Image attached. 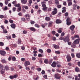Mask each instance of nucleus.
<instances>
[{"mask_svg":"<svg viewBox=\"0 0 80 80\" xmlns=\"http://www.w3.org/2000/svg\"><path fill=\"white\" fill-rule=\"evenodd\" d=\"M78 76H76L75 78V80H80V74H79ZM79 77V78H78Z\"/></svg>","mask_w":80,"mask_h":80,"instance_id":"13","label":"nucleus"},{"mask_svg":"<svg viewBox=\"0 0 80 80\" xmlns=\"http://www.w3.org/2000/svg\"><path fill=\"white\" fill-rule=\"evenodd\" d=\"M4 18V16L3 15H0V18Z\"/></svg>","mask_w":80,"mask_h":80,"instance_id":"61","label":"nucleus"},{"mask_svg":"<svg viewBox=\"0 0 80 80\" xmlns=\"http://www.w3.org/2000/svg\"><path fill=\"white\" fill-rule=\"evenodd\" d=\"M5 5H8V2L7 0H5Z\"/></svg>","mask_w":80,"mask_h":80,"instance_id":"53","label":"nucleus"},{"mask_svg":"<svg viewBox=\"0 0 80 80\" xmlns=\"http://www.w3.org/2000/svg\"><path fill=\"white\" fill-rule=\"evenodd\" d=\"M66 58L68 62H69L71 61V57L70 55H67L66 56Z\"/></svg>","mask_w":80,"mask_h":80,"instance_id":"6","label":"nucleus"},{"mask_svg":"<svg viewBox=\"0 0 80 80\" xmlns=\"http://www.w3.org/2000/svg\"><path fill=\"white\" fill-rule=\"evenodd\" d=\"M75 70L76 72H80V68H78V67L75 68Z\"/></svg>","mask_w":80,"mask_h":80,"instance_id":"15","label":"nucleus"},{"mask_svg":"<svg viewBox=\"0 0 80 80\" xmlns=\"http://www.w3.org/2000/svg\"><path fill=\"white\" fill-rule=\"evenodd\" d=\"M11 28H13V29H15V26H16V25L14 23L10 25Z\"/></svg>","mask_w":80,"mask_h":80,"instance_id":"14","label":"nucleus"},{"mask_svg":"<svg viewBox=\"0 0 80 80\" xmlns=\"http://www.w3.org/2000/svg\"><path fill=\"white\" fill-rule=\"evenodd\" d=\"M8 10V8L7 6H5L4 8L3 9V10Z\"/></svg>","mask_w":80,"mask_h":80,"instance_id":"44","label":"nucleus"},{"mask_svg":"<svg viewBox=\"0 0 80 80\" xmlns=\"http://www.w3.org/2000/svg\"><path fill=\"white\" fill-rule=\"evenodd\" d=\"M21 7H19V8H18V12H20V11H21Z\"/></svg>","mask_w":80,"mask_h":80,"instance_id":"54","label":"nucleus"},{"mask_svg":"<svg viewBox=\"0 0 80 80\" xmlns=\"http://www.w3.org/2000/svg\"><path fill=\"white\" fill-rule=\"evenodd\" d=\"M53 47L55 48V49L59 48V46L56 45L55 44H53Z\"/></svg>","mask_w":80,"mask_h":80,"instance_id":"16","label":"nucleus"},{"mask_svg":"<svg viewBox=\"0 0 80 80\" xmlns=\"http://www.w3.org/2000/svg\"><path fill=\"white\" fill-rule=\"evenodd\" d=\"M45 63L47 64L48 62V59H45L44 60Z\"/></svg>","mask_w":80,"mask_h":80,"instance_id":"24","label":"nucleus"},{"mask_svg":"<svg viewBox=\"0 0 80 80\" xmlns=\"http://www.w3.org/2000/svg\"><path fill=\"white\" fill-rule=\"evenodd\" d=\"M54 77L56 79H60V74H56L55 75Z\"/></svg>","mask_w":80,"mask_h":80,"instance_id":"7","label":"nucleus"},{"mask_svg":"<svg viewBox=\"0 0 80 80\" xmlns=\"http://www.w3.org/2000/svg\"><path fill=\"white\" fill-rule=\"evenodd\" d=\"M30 23H31V25H33V24H34L35 23V21H32V20H31Z\"/></svg>","mask_w":80,"mask_h":80,"instance_id":"37","label":"nucleus"},{"mask_svg":"<svg viewBox=\"0 0 80 80\" xmlns=\"http://www.w3.org/2000/svg\"><path fill=\"white\" fill-rule=\"evenodd\" d=\"M76 57L78 58H80V53H77L76 54Z\"/></svg>","mask_w":80,"mask_h":80,"instance_id":"31","label":"nucleus"},{"mask_svg":"<svg viewBox=\"0 0 80 80\" xmlns=\"http://www.w3.org/2000/svg\"><path fill=\"white\" fill-rule=\"evenodd\" d=\"M80 42V39H76L74 41V42H73L72 44L71 45V47L72 48H75L76 47V44H78V43H79V42Z\"/></svg>","mask_w":80,"mask_h":80,"instance_id":"1","label":"nucleus"},{"mask_svg":"<svg viewBox=\"0 0 80 80\" xmlns=\"http://www.w3.org/2000/svg\"><path fill=\"white\" fill-rule=\"evenodd\" d=\"M4 22L6 24H7V23H8V20H5Z\"/></svg>","mask_w":80,"mask_h":80,"instance_id":"52","label":"nucleus"},{"mask_svg":"<svg viewBox=\"0 0 80 80\" xmlns=\"http://www.w3.org/2000/svg\"><path fill=\"white\" fill-rule=\"evenodd\" d=\"M68 6H71L72 5V2H68Z\"/></svg>","mask_w":80,"mask_h":80,"instance_id":"40","label":"nucleus"},{"mask_svg":"<svg viewBox=\"0 0 80 80\" xmlns=\"http://www.w3.org/2000/svg\"><path fill=\"white\" fill-rule=\"evenodd\" d=\"M23 34H27V32L25 30H24L23 31Z\"/></svg>","mask_w":80,"mask_h":80,"instance_id":"62","label":"nucleus"},{"mask_svg":"<svg viewBox=\"0 0 80 80\" xmlns=\"http://www.w3.org/2000/svg\"><path fill=\"white\" fill-rule=\"evenodd\" d=\"M79 38V36L78 35H74V38Z\"/></svg>","mask_w":80,"mask_h":80,"instance_id":"63","label":"nucleus"},{"mask_svg":"<svg viewBox=\"0 0 80 80\" xmlns=\"http://www.w3.org/2000/svg\"><path fill=\"white\" fill-rule=\"evenodd\" d=\"M63 41L65 42V43L69 42V41H70V39L68 36L66 37L65 38L63 39Z\"/></svg>","mask_w":80,"mask_h":80,"instance_id":"5","label":"nucleus"},{"mask_svg":"<svg viewBox=\"0 0 80 80\" xmlns=\"http://www.w3.org/2000/svg\"><path fill=\"white\" fill-rule=\"evenodd\" d=\"M45 20L46 21H50L51 19L49 17H47L45 18Z\"/></svg>","mask_w":80,"mask_h":80,"instance_id":"22","label":"nucleus"},{"mask_svg":"<svg viewBox=\"0 0 80 80\" xmlns=\"http://www.w3.org/2000/svg\"><path fill=\"white\" fill-rule=\"evenodd\" d=\"M41 73L42 75H44V74L45 73V71H44V70H42V72H41Z\"/></svg>","mask_w":80,"mask_h":80,"instance_id":"50","label":"nucleus"},{"mask_svg":"<svg viewBox=\"0 0 80 80\" xmlns=\"http://www.w3.org/2000/svg\"><path fill=\"white\" fill-rule=\"evenodd\" d=\"M64 38L63 37H61L59 38V40H63L64 39H63Z\"/></svg>","mask_w":80,"mask_h":80,"instance_id":"58","label":"nucleus"},{"mask_svg":"<svg viewBox=\"0 0 80 80\" xmlns=\"http://www.w3.org/2000/svg\"><path fill=\"white\" fill-rule=\"evenodd\" d=\"M14 6L16 7H20V4L18 3V4H16L14 5Z\"/></svg>","mask_w":80,"mask_h":80,"instance_id":"26","label":"nucleus"},{"mask_svg":"<svg viewBox=\"0 0 80 80\" xmlns=\"http://www.w3.org/2000/svg\"><path fill=\"white\" fill-rule=\"evenodd\" d=\"M38 52H40V53H43V51L41 49H39Z\"/></svg>","mask_w":80,"mask_h":80,"instance_id":"27","label":"nucleus"},{"mask_svg":"<svg viewBox=\"0 0 80 80\" xmlns=\"http://www.w3.org/2000/svg\"><path fill=\"white\" fill-rule=\"evenodd\" d=\"M55 53H56V54H59L60 53V52L58 51H55Z\"/></svg>","mask_w":80,"mask_h":80,"instance_id":"39","label":"nucleus"},{"mask_svg":"<svg viewBox=\"0 0 80 80\" xmlns=\"http://www.w3.org/2000/svg\"><path fill=\"white\" fill-rule=\"evenodd\" d=\"M4 68L6 70H9V67H8V65H7L6 66H5L4 67Z\"/></svg>","mask_w":80,"mask_h":80,"instance_id":"23","label":"nucleus"},{"mask_svg":"<svg viewBox=\"0 0 80 80\" xmlns=\"http://www.w3.org/2000/svg\"><path fill=\"white\" fill-rule=\"evenodd\" d=\"M55 22L57 24H59V23H62V21L60 19H57L56 20Z\"/></svg>","mask_w":80,"mask_h":80,"instance_id":"9","label":"nucleus"},{"mask_svg":"<svg viewBox=\"0 0 80 80\" xmlns=\"http://www.w3.org/2000/svg\"><path fill=\"white\" fill-rule=\"evenodd\" d=\"M30 65V62L28 61H26L24 63V65L25 67H27L28 65Z\"/></svg>","mask_w":80,"mask_h":80,"instance_id":"8","label":"nucleus"},{"mask_svg":"<svg viewBox=\"0 0 80 80\" xmlns=\"http://www.w3.org/2000/svg\"><path fill=\"white\" fill-rule=\"evenodd\" d=\"M3 32L4 33H7L8 32H7V31L6 29H3Z\"/></svg>","mask_w":80,"mask_h":80,"instance_id":"42","label":"nucleus"},{"mask_svg":"<svg viewBox=\"0 0 80 80\" xmlns=\"http://www.w3.org/2000/svg\"><path fill=\"white\" fill-rule=\"evenodd\" d=\"M35 26L36 27H37V28H39L40 27V26L38 24H35Z\"/></svg>","mask_w":80,"mask_h":80,"instance_id":"57","label":"nucleus"},{"mask_svg":"<svg viewBox=\"0 0 80 80\" xmlns=\"http://www.w3.org/2000/svg\"><path fill=\"white\" fill-rule=\"evenodd\" d=\"M77 5L74 4L73 5V9L74 10H75L76 9V8H77Z\"/></svg>","mask_w":80,"mask_h":80,"instance_id":"35","label":"nucleus"},{"mask_svg":"<svg viewBox=\"0 0 80 80\" xmlns=\"http://www.w3.org/2000/svg\"><path fill=\"white\" fill-rule=\"evenodd\" d=\"M71 56L72 57V58H75V54L73 53H72L71 54Z\"/></svg>","mask_w":80,"mask_h":80,"instance_id":"47","label":"nucleus"},{"mask_svg":"<svg viewBox=\"0 0 80 80\" xmlns=\"http://www.w3.org/2000/svg\"><path fill=\"white\" fill-rule=\"evenodd\" d=\"M12 61H15L16 60V58L14 56H13L12 57Z\"/></svg>","mask_w":80,"mask_h":80,"instance_id":"29","label":"nucleus"},{"mask_svg":"<svg viewBox=\"0 0 80 80\" xmlns=\"http://www.w3.org/2000/svg\"><path fill=\"white\" fill-rule=\"evenodd\" d=\"M68 15V13L66 12L65 13L64 16H65V17H67Z\"/></svg>","mask_w":80,"mask_h":80,"instance_id":"48","label":"nucleus"},{"mask_svg":"<svg viewBox=\"0 0 80 80\" xmlns=\"http://www.w3.org/2000/svg\"><path fill=\"white\" fill-rule=\"evenodd\" d=\"M48 25V23H45L41 25V26L42 28H45V26H47Z\"/></svg>","mask_w":80,"mask_h":80,"instance_id":"19","label":"nucleus"},{"mask_svg":"<svg viewBox=\"0 0 80 80\" xmlns=\"http://www.w3.org/2000/svg\"><path fill=\"white\" fill-rule=\"evenodd\" d=\"M72 23V22H67V25H70V24H71V23Z\"/></svg>","mask_w":80,"mask_h":80,"instance_id":"43","label":"nucleus"},{"mask_svg":"<svg viewBox=\"0 0 80 80\" xmlns=\"http://www.w3.org/2000/svg\"><path fill=\"white\" fill-rule=\"evenodd\" d=\"M56 62H53L51 64V66L53 68H55V67H56Z\"/></svg>","mask_w":80,"mask_h":80,"instance_id":"10","label":"nucleus"},{"mask_svg":"<svg viewBox=\"0 0 80 80\" xmlns=\"http://www.w3.org/2000/svg\"><path fill=\"white\" fill-rule=\"evenodd\" d=\"M0 54L2 56H5L6 55V52L4 50H0Z\"/></svg>","mask_w":80,"mask_h":80,"instance_id":"2","label":"nucleus"},{"mask_svg":"<svg viewBox=\"0 0 80 80\" xmlns=\"http://www.w3.org/2000/svg\"><path fill=\"white\" fill-rule=\"evenodd\" d=\"M0 68H1V69H3V66L1 64H0Z\"/></svg>","mask_w":80,"mask_h":80,"instance_id":"55","label":"nucleus"},{"mask_svg":"<svg viewBox=\"0 0 80 80\" xmlns=\"http://www.w3.org/2000/svg\"><path fill=\"white\" fill-rule=\"evenodd\" d=\"M52 33L54 35H55V33H56V32H55V31H52Z\"/></svg>","mask_w":80,"mask_h":80,"instance_id":"45","label":"nucleus"},{"mask_svg":"<svg viewBox=\"0 0 80 80\" xmlns=\"http://www.w3.org/2000/svg\"><path fill=\"white\" fill-rule=\"evenodd\" d=\"M48 53H50L51 52V50L50 49H48L47 50Z\"/></svg>","mask_w":80,"mask_h":80,"instance_id":"46","label":"nucleus"},{"mask_svg":"<svg viewBox=\"0 0 80 80\" xmlns=\"http://www.w3.org/2000/svg\"><path fill=\"white\" fill-rule=\"evenodd\" d=\"M12 57H9L8 58V60L9 61H11V60H12Z\"/></svg>","mask_w":80,"mask_h":80,"instance_id":"60","label":"nucleus"},{"mask_svg":"<svg viewBox=\"0 0 80 80\" xmlns=\"http://www.w3.org/2000/svg\"><path fill=\"white\" fill-rule=\"evenodd\" d=\"M2 63H7V61L5 59H2L1 60Z\"/></svg>","mask_w":80,"mask_h":80,"instance_id":"32","label":"nucleus"},{"mask_svg":"<svg viewBox=\"0 0 80 80\" xmlns=\"http://www.w3.org/2000/svg\"><path fill=\"white\" fill-rule=\"evenodd\" d=\"M12 3L13 5H16V3H17V1H14L12 2Z\"/></svg>","mask_w":80,"mask_h":80,"instance_id":"59","label":"nucleus"},{"mask_svg":"<svg viewBox=\"0 0 80 80\" xmlns=\"http://www.w3.org/2000/svg\"><path fill=\"white\" fill-rule=\"evenodd\" d=\"M37 70L38 71V72H40V71H41V68H37Z\"/></svg>","mask_w":80,"mask_h":80,"instance_id":"49","label":"nucleus"},{"mask_svg":"<svg viewBox=\"0 0 80 80\" xmlns=\"http://www.w3.org/2000/svg\"><path fill=\"white\" fill-rule=\"evenodd\" d=\"M21 49L23 50H25V47H24V46H21Z\"/></svg>","mask_w":80,"mask_h":80,"instance_id":"64","label":"nucleus"},{"mask_svg":"<svg viewBox=\"0 0 80 80\" xmlns=\"http://www.w3.org/2000/svg\"><path fill=\"white\" fill-rule=\"evenodd\" d=\"M55 2L57 5H59V1H58V0H55Z\"/></svg>","mask_w":80,"mask_h":80,"instance_id":"28","label":"nucleus"},{"mask_svg":"<svg viewBox=\"0 0 80 80\" xmlns=\"http://www.w3.org/2000/svg\"><path fill=\"white\" fill-rule=\"evenodd\" d=\"M22 42V41L20 39H18V44H21V43Z\"/></svg>","mask_w":80,"mask_h":80,"instance_id":"33","label":"nucleus"},{"mask_svg":"<svg viewBox=\"0 0 80 80\" xmlns=\"http://www.w3.org/2000/svg\"><path fill=\"white\" fill-rule=\"evenodd\" d=\"M62 13H65V12H66V7H63L62 8Z\"/></svg>","mask_w":80,"mask_h":80,"instance_id":"17","label":"nucleus"},{"mask_svg":"<svg viewBox=\"0 0 80 80\" xmlns=\"http://www.w3.org/2000/svg\"><path fill=\"white\" fill-rule=\"evenodd\" d=\"M62 28H59V30H58V32L59 33H61L62 32Z\"/></svg>","mask_w":80,"mask_h":80,"instance_id":"20","label":"nucleus"},{"mask_svg":"<svg viewBox=\"0 0 80 80\" xmlns=\"http://www.w3.org/2000/svg\"><path fill=\"white\" fill-rule=\"evenodd\" d=\"M6 37L7 38L8 40H10V39H11V38H12V37L10 35L6 36Z\"/></svg>","mask_w":80,"mask_h":80,"instance_id":"25","label":"nucleus"},{"mask_svg":"<svg viewBox=\"0 0 80 80\" xmlns=\"http://www.w3.org/2000/svg\"><path fill=\"white\" fill-rule=\"evenodd\" d=\"M5 69H2V70L0 72L1 74H3V73H5Z\"/></svg>","mask_w":80,"mask_h":80,"instance_id":"21","label":"nucleus"},{"mask_svg":"<svg viewBox=\"0 0 80 80\" xmlns=\"http://www.w3.org/2000/svg\"><path fill=\"white\" fill-rule=\"evenodd\" d=\"M9 22H10V23H13V21L11 19H10L9 20Z\"/></svg>","mask_w":80,"mask_h":80,"instance_id":"41","label":"nucleus"},{"mask_svg":"<svg viewBox=\"0 0 80 80\" xmlns=\"http://www.w3.org/2000/svg\"><path fill=\"white\" fill-rule=\"evenodd\" d=\"M53 24V22L51 21L49 22V24H48V26L49 27H51L52 26V25Z\"/></svg>","mask_w":80,"mask_h":80,"instance_id":"30","label":"nucleus"},{"mask_svg":"<svg viewBox=\"0 0 80 80\" xmlns=\"http://www.w3.org/2000/svg\"><path fill=\"white\" fill-rule=\"evenodd\" d=\"M38 57H43V54H38Z\"/></svg>","mask_w":80,"mask_h":80,"instance_id":"34","label":"nucleus"},{"mask_svg":"<svg viewBox=\"0 0 80 80\" xmlns=\"http://www.w3.org/2000/svg\"><path fill=\"white\" fill-rule=\"evenodd\" d=\"M32 60H33V61L35 60H36V58L32 57Z\"/></svg>","mask_w":80,"mask_h":80,"instance_id":"56","label":"nucleus"},{"mask_svg":"<svg viewBox=\"0 0 80 80\" xmlns=\"http://www.w3.org/2000/svg\"><path fill=\"white\" fill-rule=\"evenodd\" d=\"M75 28V26H74V25H72L70 27L69 29L71 30H73Z\"/></svg>","mask_w":80,"mask_h":80,"instance_id":"11","label":"nucleus"},{"mask_svg":"<svg viewBox=\"0 0 80 80\" xmlns=\"http://www.w3.org/2000/svg\"><path fill=\"white\" fill-rule=\"evenodd\" d=\"M57 9L56 8L54 9V11L52 12L51 14L52 15H55V14H57Z\"/></svg>","mask_w":80,"mask_h":80,"instance_id":"3","label":"nucleus"},{"mask_svg":"<svg viewBox=\"0 0 80 80\" xmlns=\"http://www.w3.org/2000/svg\"><path fill=\"white\" fill-rule=\"evenodd\" d=\"M4 45V43L2 42H0V46L2 47Z\"/></svg>","mask_w":80,"mask_h":80,"instance_id":"38","label":"nucleus"},{"mask_svg":"<svg viewBox=\"0 0 80 80\" xmlns=\"http://www.w3.org/2000/svg\"><path fill=\"white\" fill-rule=\"evenodd\" d=\"M42 10L43 11H46L48 9V8L46 7V5L45 4H42Z\"/></svg>","mask_w":80,"mask_h":80,"instance_id":"4","label":"nucleus"},{"mask_svg":"<svg viewBox=\"0 0 80 80\" xmlns=\"http://www.w3.org/2000/svg\"><path fill=\"white\" fill-rule=\"evenodd\" d=\"M27 2V0H21V3H23V4H26Z\"/></svg>","mask_w":80,"mask_h":80,"instance_id":"18","label":"nucleus"},{"mask_svg":"<svg viewBox=\"0 0 80 80\" xmlns=\"http://www.w3.org/2000/svg\"><path fill=\"white\" fill-rule=\"evenodd\" d=\"M25 17H28V18H30L31 16L30 15H29V14H27L25 15Z\"/></svg>","mask_w":80,"mask_h":80,"instance_id":"36","label":"nucleus"},{"mask_svg":"<svg viewBox=\"0 0 80 80\" xmlns=\"http://www.w3.org/2000/svg\"><path fill=\"white\" fill-rule=\"evenodd\" d=\"M56 70L57 72H59V73H60V72H61V70H60L59 68L57 69Z\"/></svg>","mask_w":80,"mask_h":80,"instance_id":"51","label":"nucleus"},{"mask_svg":"<svg viewBox=\"0 0 80 80\" xmlns=\"http://www.w3.org/2000/svg\"><path fill=\"white\" fill-rule=\"evenodd\" d=\"M29 29V30H31V31H32V32H35V31H36V29L33 27L30 28Z\"/></svg>","mask_w":80,"mask_h":80,"instance_id":"12","label":"nucleus"}]
</instances>
